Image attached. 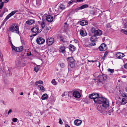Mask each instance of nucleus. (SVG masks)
Masks as SVG:
<instances>
[{
	"mask_svg": "<svg viewBox=\"0 0 127 127\" xmlns=\"http://www.w3.org/2000/svg\"><path fill=\"white\" fill-rule=\"evenodd\" d=\"M67 61L69 62V64L70 67L73 68L75 66V61L73 57H69L66 59Z\"/></svg>",
	"mask_w": 127,
	"mask_h": 127,
	"instance_id": "20e7f679",
	"label": "nucleus"
},
{
	"mask_svg": "<svg viewBox=\"0 0 127 127\" xmlns=\"http://www.w3.org/2000/svg\"><path fill=\"white\" fill-rule=\"evenodd\" d=\"M87 61H88V62H96L97 61V60H95V61H93V60H88Z\"/></svg>",
	"mask_w": 127,
	"mask_h": 127,
	"instance_id": "3c124183",
	"label": "nucleus"
},
{
	"mask_svg": "<svg viewBox=\"0 0 127 127\" xmlns=\"http://www.w3.org/2000/svg\"><path fill=\"white\" fill-rule=\"evenodd\" d=\"M102 34V31L98 29L96 30L94 34L97 36H100Z\"/></svg>",
	"mask_w": 127,
	"mask_h": 127,
	"instance_id": "4468645a",
	"label": "nucleus"
},
{
	"mask_svg": "<svg viewBox=\"0 0 127 127\" xmlns=\"http://www.w3.org/2000/svg\"><path fill=\"white\" fill-rule=\"evenodd\" d=\"M73 92L72 91H70L67 93H68V97H71V96H72L73 95Z\"/></svg>",
	"mask_w": 127,
	"mask_h": 127,
	"instance_id": "72a5a7b5",
	"label": "nucleus"
},
{
	"mask_svg": "<svg viewBox=\"0 0 127 127\" xmlns=\"http://www.w3.org/2000/svg\"><path fill=\"white\" fill-rule=\"evenodd\" d=\"M31 31L33 33H36L38 31V27L37 26H34L31 29Z\"/></svg>",
	"mask_w": 127,
	"mask_h": 127,
	"instance_id": "ddd939ff",
	"label": "nucleus"
},
{
	"mask_svg": "<svg viewBox=\"0 0 127 127\" xmlns=\"http://www.w3.org/2000/svg\"><path fill=\"white\" fill-rule=\"evenodd\" d=\"M74 1H75L74 0H73V1L72 0H71L69 2L68 4L69 5H70L72 4V3L73 2H74Z\"/></svg>",
	"mask_w": 127,
	"mask_h": 127,
	"instance_id": "8fccbe9b",
	"label": "nucleus"
},
{
	"mask_svg": "<svg viewBox=\"0 0 127 127\" xmlns=\"http://www.w3.org/2000/svg\"><path fill=\"white\" fill-rule=\"evenodd\" d=\"M59 64L62 68H64L65 66L64 64L63 63H61Z\"/></svg>",
	"mask_w": 127,
	"mask_h": 127,
	"instance_id": "a19ab883",
	"label": "nucleus"
},
{
	"mask_svg": "<svg viewBox=\"0 0 127 127\" xmlns=\"http://www.w3.org/2000/svg\"><path fill=\"white\" fill-rule=\"evenodd\" d=\"M46 19L48 22H51L53 21L54 18L52 16L50 15H48L46 16Z\"/></svg>",
	"mask_w": 127,
	"mask_h": 127,
	"instance_id": "f8f14e48",
	"label": "nucleus"
},
{
	"mask_svg": "<svg viewBox=\"0 0 127 127\" xmlns=\"http://www.w3.org/2000/svg\"><path fill=\"white\" fill-rule=\"evenodd\" d=\"M80 24L81 25L84 26L87 25L88 24V22L86 20H83L80 22Z\"/></svg>",
	"mask_w": 127,
	"mask_h": 127,
	"instance_id": "2eb2a0df",
	"label": "nucleus"
},
{
	"mask_svg": "<svg viewBox=\"0 0 127 127\" xmlns=\"http://www.w3.org/2000/svg\"><path fill=\"white\" fill-rule=\"evenodd\" d=\"M65 36H63L61 35L60 36V41H62L64 43L66 41Z\"/></svg>",
	"mask_w": 127,
	"mask_h": 127,
	"instance_id": "4be33fe9",
	"label": "nucleus"
},
{
	"mask_svg": "<svg viewBox=\"0 0 127 127\" xmlns=\"http://www.w3.org/2000/svg\"><path fill=\"white\" fill-rule=\"evenodd\" d=\"M80 33L81 35L83 36H85L87 35V33L84 30H81Z\"/></svg>",
	"mask_w": 127,
	"mask_h": 127,
	"instance_id": "aec40b11",
	"label": "nucleus"
},
{
	"mask_svg": "<svg viewBox=\"0 0 127 127\" xmlns=\"http://www.w3.org/2000/svg\"><path fill=\"white\" fill-rule=\"evenodd\" d=\"M12 50H14L15 51L17 50V47H15L14 45L12 46Z\"/></svg>",
	"mask_w": 127,
	"mask_h": 127,
	"instance_id": "49530a36",
	"label": "nucleus"
},
{
	"mask_svg": "<svg viewBox=\"0 0 127 127\" xmlns=\"http://www.w3.org/2000/svg\"><path fill=\"white\" fill-rule=\"evenodd\" d=\"M9 30L11 32H15L16 33L19 34V27L17 25L15 24L11 26L9 28Z\"/></svg>",
	"mask_w": 127,
	"mask_h": 127,
	"instance_id": "7ed1b4c3",
	"label": "nucleus"
},
{
	"mask_svg": "<svg viewBox=\"0 0 127 127\" xmlns=\"http://www.w3.org/2000/svg\"><path fill=\"white\" fill-rule=\"evenodd\" d=\"M41 27L42 29H44L45 27V23L43 21L41 23Z\"/></svg>",
	"mask_w": 127,
	"mask_h": 127,
	"instance_id": "79ce46f5",
	"label": "nucleus"
},
{
	"mask_svg": "<svg viewBox=\"0 0 127 127\" xmlns=\"http://www.w3.org/2000/svg\"><path fill=\"white\" fill-rule=\"evenodd\" d=\"M99 102L96 103L97 104H99L97 107V109L99 112L102 113H105L106 111V109L109 106V101L107 99L103 97H102V98L100 99ZM113 110H110L108 112L106 113L110 115V113L113 112Z\"/></svg>",
	"mask_w": 127,
	"mask_h": 127,
	"instance_id": "f257e3e1",
	"label": "nucleus"
},
{
	"mask_svg": "<svg viewBox=\"0 0 127 127\" xmlns=\"http://www.w3.org/2000/svg\"><path fill=\"white\" fill-rule=\"evenodd\" d=\"M65 127H70V126L67 124H65Z\"/></svg>",
	"mask_w": 127,
	"mask_h": 127,
	"instance_id": "774afa93",
	"label": "nucleus"
},
{
	"mask_svg": "<svg viewBox=\"0 0 127 127\" xmlns=\"http://www.w3.org/2000/svg\"><path fill=\"white\" fill-rule=\"evenodd\" d=\"M97 78L99 82H101V81L106 80L107 79V76L104 74L102 75H99L97 76Z\"/></svg>",
	"mask_w": 127,
	"mask_h": 127,
	"instance_id": "423d86ee",
	"label": "nucleus"
},
{
	"mask_svg": "<svg viewBox=\"0 0 127 127\" xmlns=\"http://www.w3.org/2000/svg\"><path fill=\"white\" fill-rule=\"evenodd\" d=\"M6 21V20H5L4 19V20L3 21V22H2V23L1 24V26L2 27V26L5 23V22Z\"/></svg>",
	"mask_w": 127,
	"mask_h": 127,
	"instance_id": "864d4df0",
	"label": "nucleus"
},
{
	"mask_svg": "<svg viewBox=\"0 0 127 127\" xmlns=\"http://www.w3.org/2000/svg\"><path fill=\"white\" fill-rule=\"evenodd\" d=\"M84 0H76V1L75 2H82Z\"/></svg>",
	"mask_w": 127,
	"mask_h": 127,
	"instance_id": "6e6d98bb",
	"label": "nucleus"
},
{
	"mask_svg": "<svg viewBox=\"0 0 127 127\" xmlns=\"http://www.w3.org/2000/svg\"><path fill=\"white\" fill-rule=\"evenodd\" d=\"M39 84H43V81H41V80H39L38 81Z\"/></svg>",
	"mask_w": 127,
	"mask_h": 127,
	"instance_id": "5fc2aeb1",
	"label": "nucleus"
},
{
	"mask_svg": "<svg viewBox=\"0 0 127 127\" xmlns=\"http://www.w3.org/2000/svg\"><path fill=\"white\" fill-rule=\"evenodd\" d=\"M26 114L27 116H28L31 117L32 116V113L29 111L26 112Z\"/></svg>",
	"mask_w": 127,
	"mask_h": 127,
	"instance_id": "f704fd0d",
	"label": "nucleus"
},
{
	"mask_svg": "<svg viewBox=\"0 0 127 127\" xmlns=\"http://www.w3.org/2000/svg\"><path fill=\"white\" fill-rule=\"evenodd\" d=\"M39 120H33L32 122L35 123V124H39L40 123Z\"/></svg>",
	"mask_w": 127,
	"mask_h": 127,
	"instance_id": "c85d7f7f",
	"label": "nucleus"
},
{
	"mask_svg": "<svg viewBox=\"0 0 127 127\" xmlns=\"http://www.w3.org/2000/svg\"><path fill=\"white\" fill-rule=\"evenodd\" d=\"M25 64L21 59L17 60L16 62V65L17 67H23L25 66Z\"/></svg>",
	"mask_w": 127,
	"mask_h": 127,
	"instance_id": "39448f33",
	"label": "nucleus"
},
{
	"mask_svg": "<svg viewBox=\"0 0 127 127\" xmlns=\"http://www.w3.org/2000/svg\"><path fill=\"white\" fill-rule=\"evenodd\" d=\"M4 12H4L3 13H1V14H0V17H1L3 16L4 14Z\"/></svg>",
	"mask_w": 127,
	"mask_h": 127,
	"instance_id": "052dcab7",
	"label": "nucleus"
},
{
	"mask_svg": "<svg viewBox=\"0 0 127 127\" xmlns=\"http://www.w3.org/2000/svg\"><path fill=\"white\" fill-rule=\"evenodd\" d=\"M65 47L63 46H61L59 50L60 52L62 53H64L65 52Z\"/></svg>",
	"mask_w": 127,
	"mask_h": 127,
	"instance_id": "f3484780",
	"label": "nucleus"
},
{
	"mask_svg": "<svg viewBox=\"0 0 127 127\" xmlns=\"http://www.w3.org/2000/svg\"><path fill=\"white\" fill-rule=\"evenodd\" d=\"M34 20L30 19L26 22V23L28 25H31L35 22Z\"/></svg>",
	"mask_w": 127,
	"mask_h": 127,
	"instance_id": "5701e85b",
	"label": "nucleus"
},
{
	"mask_svg": "<svg viewBox=\"0 0 127 127\" xmlns=\"http://www.w3.org/2000/svg\"><path fill=\"white\" fill-rule=\"evenodd\" d=\"M121 31L124 33V34L126 35H127V31L125 30L122 29Z\"/></svg>",
	"mask_w": 127,
	"mask_h": 127,
	"instance_id": "a18cd8bd",
	"label": "nucleus"
},
{
	"mask_svg": "<svg viewBox=\"0 0 127 127\" xmlns=\"http://www.w3.org/2000/svg\"><path fill=\"white\" fill-rule=\"evenodd\" d=\"M54 39L52 37L48 38L46 40V42L47 44L48 45H51L54 42Z\"/></svg>",
	"mask_w": 127,
	"mask_h": 127,
	"instance_id": "0eeeda50",
	"label": "nucleus"
},
{
	"mask_svg": "<svg viewBox=\"0 0 127 127\" xmlns=\"http://www.w3.org/2000/svg\"><path fill=\"white\" fill-rule=\"evenodd\" d=\"M125 27L126 28H127V22L124 24Z\"/></svg>",
	"mask_w": 127,
	"mask_h": 127,
	"instance_id": "0e129e2a",
	"label": "nucleus"
},
{
	"mask_svg": "<svg viewBox=\"0 0 127 127\" xmlns=\"http://www.w3.org/2000/svg\"><path fill=\"white\" fill-rule=\"evenodd\" d=\"M96 30L94 27H92L90 29L91 32L94 34Z\"/></svg>",
	"mask_w": 127,
	"mask_h": 127,
	"instance_id": "a878e982",
	"label": "nucleus"
},
{
	"mask_svg": "<svg viewBox=\"0 0 127 127\" xmlns=\"http://www.w3.org/2000/svg\"><path fill=\"white\" fill-rule=\"evenodd\" d=\"M127 103V100L125 98H123L122 99V101L120 102L121 104H125Z\"/></svg>",
	"mask_w": 127,
	"mask_h": 127,
	"instance_id": "393cba45",
	"label": "nucleus"
},
{
	"mask_svg": "<svg viewBox=\"0 0 127 127\" xmlns=\"http://www.w3.org/2000/svg\"><path fill=\"white\" fill-rule=\"evenodd\" d=\"M108 54V52L107 51H106L104 54L103 57L102 58V59L104 60L105 59V58L106 56Z\"/></svg>",
	"mask_w": 127,
	"mask_h": 127,
	"instance_id": "c9c22d12",
	"label": "nucleus"
},
{
	"mask_svg": "<svg viewBox=\"0 0 127 127\" xmlns=\"http://www.w3.org/2000/svg\"><path fill=\"white\" fill-rule=\"evenodd\" d=\"M17 12V10H15L14 11H12L11 12L10 14H9L11 17L16 12Z\"/></svg>",
	"mask_w": 127,
	"mask_h": 127,
	"instance_id": "473e14b6",
	"label": "nucleus"
},
{
	"mask_svg": "<svg viewBox=\"0 0 127 127\" xmlns=\"http://www.w3.org/2000/svg\"><path fill=\"white\" fill-rule=\"evenodd\" d=\"M95 45V44L94 42H93L92 43H90V44L89 45H87L86 44L85 45L87 47H89L90 46V45H91V46H93Z\"/></svg>",
	"mask_w": 127,
	"mask_h": 127,
	"instance_id": "7c9ffc66",
	"label": "nucleus"
},
{
	"mask_svg": "<svg viewBox=\"0 0 127 127\" xmlns=\"http://www.w3.org/2000/svg\"><path fill=\"white\" fill-rule=\"evenodd\" d=\"M67 95V92H64L62 94V97H64L65 96Z\"/></svg>",
	"mask_w": 127,
	"mask_h": 127,
	"instance_id": "c03bdc74",
	"label": "nucleus"
},
{
	"mask_svg": "<svg viewBox=\"0 0 127 127\" xmlns=\"http://www.w3.org/2000/svg\"><path fill=\"white\" fill-rule=\"evenodd\" d=\"M124 67L125 68L127 69V63L125 64Z\"/></svg>",
	"mask_w": 127,
	"mask_h": 127,
	"instance_id": "680f3d73",
	"label": "nucleus"
},
{
	"mask_svg": "<svg viewBox=\"0 0 127 127\" xmlns=\"http://www.w3.org/2000/svg\"><path fill=\"white\" fill-rule=\"evenodd\" d=\"M73 95L75 98H80L81 96L79 92L77 91H74L73 92Z\"/></svg>",
	"mask_w": 127,
	"mask_h": 127,
	"instance_id": "1a4fd4ad",
	"label": "nucleus"
},
{
	"mask_svg": "<svg viewBox=\"0 0 127 127\" xmlns=\"http://www.w3.org/2000/svg\"><path fill=\"white\" fill-rule=\"evenodd\" d=\"M51 28L50 27H48L46 28V30H48L50 29H51Z\"/></svg>",
	"mask_w": 127,
	"mask_h": 127,
	"instance_id": "69168bd1",
	"label": "nucleus"
},
{
	"mask_svg": "<svg viewBox=\"0 0 127 127\" xmlns=\"http://www.w3.org/2000/svg\"><path fill=\"white\" fill-rule=\"evenodd\" d=\"M69 48L70 50L72 52L74 51L76 49V48L73 45L71 44L69 45Z\"/></svg>",
	"mask_w": 127,
	"mask_h": 127,
	"instance_id": "a211bd4d",
	"label": "nucleus"
},
{
	"mask_svg": "<svg viewBox=\"0 0 127 127\" xmlns=\"http://www.w3.org/2000/svg\"><path fill=\"white\" fill-rule=\"evenodd\" d=\"M21 41L22 42V44L25 45V43L24 42V41L22 40L21 39Z\"/></svg>",
	"mask_w": 127,
	"mask_h": 127,
	"instance_id": "bf43d9fd",
	"label": "nucleus"
},
{
	"mask_svg": "<svg viewBox=\"0 0 127 127\" xmlns=\"http://www.w3.org/2000/svg\"><path fill=\"white\" fill-rule=\"evenodd\" d=\"M23 47L21 46L19 47H17V49L16 51L17 52H21L23 49Z\"/></svg>",
	"mask_w": 127,
	"mask_h": 127,
	"instance_id": "bb28decb",
	"label": "nucleus"
},
{
	"mask_svg": "<svg viewBox=\"0 0 127 127\" xmlns=\"http://www.w3.org/2000/svg\"><path fill=\"white\" fill-rule=\"evenodd\" d=\"M12 112V110L11 109H10L9 110V111H8V112L7 114L8 115H9V113H11Z\"/></svg>",
	"mask_w": 127,
	"mask_h": 127,
	"instance_id": "4d7b16f0",
	"label": "nucleus"
},
{
	"mask_svg": "<svg viewBox=\"0 0 127 127\" xmlns=\"http://www.w3.org/2000/svg\"><path fill=\"white\" fill-rule=\"evenodd\" d=\"M97 39L96 36L94 34V35L92 36L90 38V40L92 42H95Z\"/></svg>",
	"mask_w": 127,
	"mask_h": 127,
	"instance_id": "6ab92c4d",
	"label": "nucleus"
},
{
	"mask_svg": "<svg viewBox=\"0 0 127 127\" xmlns=\"http://www.w3.org/2000/svg\"><path fill=\"white\" fill-rule=\"evenodd\" d=\"M98 48L100 51H105L107 49L106 45L104 43H103Z\"/></svg>",
	"mask_w": 127,
	"mask_h": 127,
	"instance_id": "9d476101",
	"label": "nucleus"
},
{
	"mask_svg": "<svg viewBox=\"0 0 127 127\" xmlns=\"http://www.w3.org/2000/svg\"><path fill=\"white\" fill-rule=\"evenodd\" d=\"M48 97V95L46 94H43L41 97V99L42 100L47 99Z\"/></svg>",
	"mask_w": 127,
	"mask_h": 127,
	"instance_id": "b1692460",
	"label": "nucleus"
},
{
	"mask_svg": "<svg viewBox=\"0 0 127 127\" xmlns=\"http://www.w3.org/2000/svg\"><path fill=\"white\" fill-rule=\"evenodd\" d=\"M80 9H81V8H80V7H79L75 8V11L77 12L78 11V10Z\"/></svg>",
	"mask_w": 127,
	"mask_h": 127,
	"instance_id": "de8ad7c7",
	"label": "nucleus"
},
{
	"mask_svg": "<svg viewBox=\"0 0 127 127\" xmlns=\"http://www.w3.org/2000/svg\"><path fill=\"white\" fill-rule=\"evenodd\" d=\"M125 55L123 53L118 52L116 55V57L119 59H122Z\"/></svg>",
	"mask_w": 127,
	"mask_h": 127,
	"instance_id": "9b49d317",
	"label": "nucleus"
},
{
	"mask_svg": "<svg viewBox=\"0 0 127 127\" xmlns=\"http://www.w3.org/2000/svg\"><path fill=\"white\" fill-rule=\"evenodd\" d=\"M122 96L124 97H127V95H126V94L125 93H123L122 94Z\"/></svg>",
	"mask_w": 127,
	"mask_h": 127,
	"instance_id": "603ef678",
	"label": "nucleus"
},
{
	"mask_svg": "<svg viewBox=\"0 0 127 127\" xmlns=\"http://www.w3.org/2000/svg\"><path fill=\"white\" fill-rule=\"evenodd\" d=\"M82 122V121L80 120H75L74 121L75 124L77 126L80 125Z\"/></svg>",
	"mask_w": 127,
	"mask_h": 127,
	"instance_id": "dca6fc26",
	"label": "nucleus"
},
{
	"mask_svg": "<svg viewBox=\"0 0 127 127\" xmlns=\"http://www.w3.org/2000/svg\"><path fill=\"white\" fill-rule=\"evenodd\" d=\"M11 17V16L9 15V14L6 16V17L4 19L5 20H6V21H7V20Z\"/></svg>",
	"mask_w": 127,
	"mask_h": 127,
	"instance_id": "37998d69",
	"label": "nucleus"
},
{
	"mask_svg": "<svg viewBox=\"0 0 127 127\" xmlns=\"http://www.w3.org/2000/svg\"><path fill=\"white\" fill-rule=\"evenodd\" d=\"M60 9L61 10H63L65 9V6L63 4H61L59 6Z\"/></svg>",
	"mask_w": 127,
	"mask_h": 127,
	"instance_id": "e433bc0d",
	"label": "nucleus"
},
{
	"mask_svg": "<svg viewBox=\"0 0 127 127\" xmlns=\"http://www.w3.org/2000/svg\"><path fill=\"white\" fill-rule=\"evenodd\" d=\"M107 70L108 72H110L111 73H113L114 72V69H112L109 68L107 69Z\"/></svg>",
	"mask_w": 127,
	"mask_h": 127,
	"instance_id": "4c0bfd02",
	"label": "nucleus"
},
{
	"mask_svg": "<svg viewBox=\"0 0 127 127\" xmlns=\"http://www.w3.org/2000/svg\"><path fill=\"white\" fill-rule=\"evenodd\" d=\"M39 69V67L38 65L36 66L35 67H34V71L37 72L38 71Z\"/></svg>",
	"mask_w": 127,
	"mask_h": 127,
	"instance_id": "2f4dec72",
	"label": "nucleus"
},
{
	"mask_svg": "<svg viewBox=\"0 0 127 127\" xmlns=\"http://www.w3.org/2000/svg\"><path fill=\"white\" fill-rule=\"evenodd\" d=\"M88 6V4H85L83 5L80 6V8L81 9L87 8Z\"/></svg>",
	"mask_w": 127,
	"mask_h": 127,
	"instance_id": "c756f323",
	"label": "nucleus"
},
{
	"mask_svg": "<svg viewBox=\"0 0 127 127\" xmlns=\"http://www.w3.org/2000/svg\"><path fill=\"white\" fill-rule=\"evenodd\" d=\"M38 86L40 88V90L41 92H43L45 91V89L43 86L41 85H39Z\"/></svg>",
	"mask_w": 127,
	"mask_h": 127,
	"instance_id": "cd10ccee",
	"label": "nucleus"
},
{
	"mask_svg": "<svg viewBox=\"0 0 127 127\" xmlns=\"http://www.w3.org/2000/svg\"><path fill=\"white\" fill-rule=\"evenodd\" d=\"M38 84H39L38 81H36L35 83V84L36 85H37Z\"/></svg>",
	"mask_w": 127,
	"mask_h": 127,
	"instance_id": "338daca9",
	"label": "nucleus"
},
{
	"mask_svg": "<svg viewBox=\"0 0 127 127\" xmlns=\"http://www.w3.org/2000/svg\"><path fill=\"white\" fill-rule=\"evenodd\" d=\"M59 123L60 124L62 125L63 124V121L61 120H60L59 121Z\"/></svg>",
	"mask_w": 127,
	"mask_h": 127,
	"instance_id": "13d9d810",
	"label": "nucleus"
},
{
	"mask_svg": "<svg viewBox=\"0 0 127 127\" xmlns=\"http://www.w3.org/2000/svg\"><path fill=\"white\" fill-rule=\"evenodd\" d=\"M94 94H92L89 95V98L91 99H93L95 103H96L99 102H100V99L102 98V97H103L99 96V95L98 94H97V96H98L97 97H93V95H95Z\"/></svg>",
	"mask_w": 127,
	"mask_h": 127,
	"instance_id": "f03ea898",
	"label": "nucleus"
},
{
	"mask_svg": "<svg viewBox=\"0 0 127 127\" xmlns=\"http://www.w3.org/2000/svg\"><path fill=\"white\" fill-rule=\"evenodd\" d=\"M93 94H95V95H93L94 96H93V97H96L97 96V93H93Z\"/></svg>",
	"mask_w": 127,
	"mask_h": 127,
	"instance_id": "e2e57ef3",
	"label": "nucleus"
},
{
	"mask_svg": "<svg viewBox=\"0 0 127 127\" xmlns=\"http://www.w3.org/2000/svg\"><path fill=\"white\" fill-rule=\"evenodd\" d=\"M106 26L107 28H110L111 27V26L110 23H108L107 24Z\"/></svg>",
	"mask_w": 127,
	"mask_h": 127,
	"instance_id": "09e8293b",
	"label": "nucleus"
},
{
	"mask_svg": "<svg viewBox=\"0 0 127 127\" xmlns=\"http://www.w3.org/2000/svg\"><path fill=\"white\" fill-rule=\"evenodd\" d=\"M37 43L38 44H43L45 41V40L42 38L40 37L37 38L36 40Z\"/></svg>",
	"mask_w": 127,
	"mask_h": 127,
	"instance_id": "6e6552de",
	"label": "nucleus"
},
{
	"mask_svg": "<svg viewBox=\"0 0 127 127\" xmlns=\"http://www.w3.org/2000/svg\"><path fill=\"white\" fill-rule=\"evenodd\" d=\"M41 3V0H36V5L35 6L37 8L39 7Z\"/></svg>",
	"mask_w": 127,
	"mask_h": 127,
	"instance_id": "412c9836",
	"label": "nucleus"
},
{
	"mask_svg": "<svg viewBox=\"0 0 127 127\" xmlns=\"http://www.w3.org/2000/svg\"><path fill=\"white\" fill-rule=\"evenodd\" d=\"M4 3V2H3L0 3V9L2 8Z\"/></svg>",
	"mask_w": 127,
	"mask_h": 127,
	"instance_id": "58836bf2",
	"label": "nucleus"
},
{
	"mask_svg": "<svg viewBox=\"0 0 127 127\" xmlns=\"http://www.w3.org/2000/svg\"><path fill=\"white\" fill-rule=\"evenodd\" d=\"M54 85H56L57 84V82L54 79H53L51 82Z\"/></svg>",
	"mask_w": 127,
	"mask_h": 127,
	"instance_id": "ea45409f",
	"label": "nucleus"
}]
</instances>
